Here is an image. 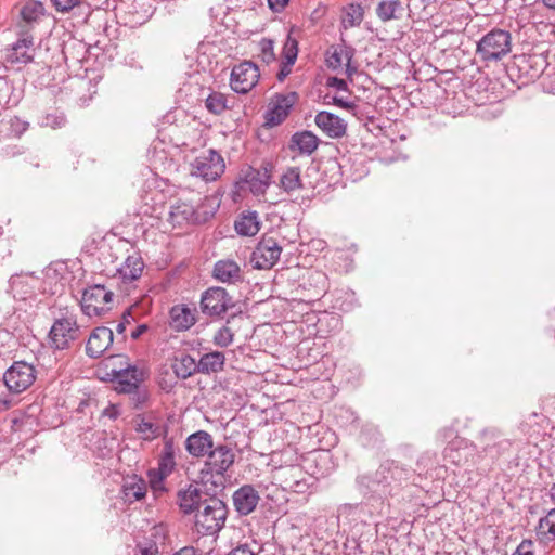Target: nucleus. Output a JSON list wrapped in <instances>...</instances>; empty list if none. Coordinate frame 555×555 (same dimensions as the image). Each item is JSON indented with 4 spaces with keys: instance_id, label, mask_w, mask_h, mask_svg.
<instances>
[{
    "instance_id": "nucleus-1",
    "label": "nucleus",
    "mask_w": 555,
    "mask_h": 555,
    "mask_svg": "<svg viewBox=\"0 0 555 555\" xmlns=\"http://www.w3.org/2000/svg\"><path fill=\"white\" fill-rule=\"evenodd\" d=\"M201 506L195 514V528L201 534L214 535L224 525L227 506L216 498L205 499Z\"/></svg>"
},
{
    "instance_id": "nucleus-2",
    "label": "nucleus",
    "mask_w": 555,
    "mask_h": 555,
    "mask_svg": "<svg viewBox=\"0 0 555 555\" xmlns=\"http://www.w3.org/2000/svg\"><path fill=\"white\" fill-rule=\"evenodd\" d=\"M202 201L199 194L194 192L186 196L178 197L169 208L168 222L172 228H182L184 225L202 222L206 217L202 218L198 211V204Z\"/></svg>"
},
{
    "instance_id": "nucleus-3",
    "label": "nucleus",
    "mask_w": 555,
    "mask_h": 555,
    "mask_svg": "<svg viewBox=\"0 0 555 555\" xmlns=\"http://www.w3.org/2000/svg\"><path fill=\"white\" fill-rule=\"evenodd\" d=\"M512 51L511 33L493 29L486 34L477 43V53L485 62H496Z\"/></svg>"
},
{
    "instance_id": "nucleus-4",
    "label": "nucleus",
    "mask_w": 555,
    "mask_h": 555,
    "mask_svg": "<svg viewBox=\"0 0 555 555\" xmlns=\"http://www.w3.org/2000/svg\"><path fill=\"white\" fill-rule=\"evenodd\" d=\"M114 293L102 284L87 287L81 297V310L88 317L101 315L111 309Z\"/></svg>"
},
{
    "instance_id": "nucleus-5",
    "label": "nucleus",
    "mask_w": 555,
    "mask_h": 555,
    "mask_svg": "<svg viewBox=\"0 0 555 555\" xmlns=\"http://www.w3.org/2000/svg\"><path fill=\"white\" fill-rule=\"evenodd\" d=\"M80 336V326L76 317L65 315L56 319L49 332L50 341L53 348L64 350L77 340Z\"/></svg>"
},
{
    "instance_id": "nucleus-6",
    "label": "nucleus",
    "mask_w": 555,
    "mask_h": 555,
    "mask_svg": "<svg viewBox=\"0 0 555 555\" xmlns=\"http://www.w3.org/2000/svg\"><path fill=\"white\" fill-rule=\"evenodd\" d=\"M192 175L205 181H215L225 169L223 157L215 150L198 155L191 164Z\"/></svg>"
},
{
    "instance_id": "nucleus-7",
    "label": "nucleus",
    "mask_w": 555,
    "mask_h": 555,
    "mask_svg": "<svg viewBox=\"0 0 555 555\" xmlns=\"http://www.w3.org/2000/svg\"><path fill=\"white\" fill-rule=\"evenodd\" d=\"M234 461L235 453L232 448L224 443L218 444L208 454L202 474L222 479Z\"/></svg>"
},
{
    "instance_id": "nucleus-8",
    "label": "nucleus",
    "mask_w": 555,
    "mask_h": 555,
    "mask_svg": "<svg viewBox=\"0 0 555 555\" xmlns=\"http://www.w3.org/2000/svg\"><path fill=\"white\" fill-rule=\"evenodd\" d=\"M35 379V367L24 361L14 362L3 375L7 388L14 393L25 391L34 384Z\"/></svg>"
},
{
    "instance_id": "nucleus-9",
    "label": "nucleus",
    "mask_w": 555,
    "mask_h": 555,
    "mask_svg": "<svg viewBox=\"0 0 555 555\" xmlns=\"http://www.w3.org/2000/svg\"><path fill=\"white\" fill-rule=\"evenodd\" d=\"M232 306V298L223 287H210L202 294L201 310L208 317L220 318Z\"/></svg>"
},
{
    "instance_id": "nucleus-10",
    "label": "nucleus",
    "mask_w": 555,
    "mask_h": 555,
    "mask_svg": "<svg viewBox=\"0 0 555 555\" xmlns=\"http://www.w3.org/2000/svg\"><path fill=\"white\" fill-rule=\"evenodd\" d=\"M259 77L258 66L250 61H244L232 68L230 86L234 92L245 94L257 85Z\"/></svg>"
},
{
    "instance_id": "nucleus-11",
    "label": "nucleus",
    "mask_w": 555,
    "mask_h": 555,
    "mask_svg": "<svg viewBox=\"0 0 555 555\" xmlns=\"http://www.w3.org/2000/svg\"><path fill=\"white\" fill-rule=\"evenodd\" d=\"M282 247L275 238L262 237L251 254L250 263L258 270L271 269L280 259Z\"/></svg>"
},
{
    "instance_id": "nucleus-12",
    "label": "nucleus",
    "mask_w": 555,
    "mask_h": 555,
    "mask_svg": "<svg viewBox=\"0 0 555 555\" xmlns=\"http://www.w3.org/2000/svg\"><path fill=\"white\" fill-rule=\"evenodd\" d=\"M112 375L116 382V390L121 393L135 392L139 385L144 380L146 371L137 365L127 364L126 367L113 370Z\"/></svg>"
},
{
    "instance_id": "nucleus-13",
    "label": "nucleus",
    "mask_w": 555,
    "mask_h": 555,
    "mask_svg": "<svg viewBox=\"0 0 555 555\" xmlns=\"http://www.w3.org/2000/svg\"><path fill=\"white\" fill-rule=\"evenodd\" d=\"M34 38L28 31L5 49V60L12 65H25L34 60Z\"/></svg>"
},
{
    "instance_id": "nucleus-14",
    "label": "nucleus",
    "mask_w": 555,
    "mask_h": 555,
    "mask_svg": "<svg viewBox=\"0 0 555 555\" xmlns=\"http://www.w3.org/2000/svg\"><path fill=\"white\" fill-rule=\"evenodd\" d=\"M354 50L346 44L332 47L326 54V65L333 70L344 69L348 77L357 73V67L351 64Z\"/></svg>"
},
{
    "instance_id": "nucleus-15",
    "label": "nucleus",
    "mask_w": 555,
    "mask_h": 555,
    "mask_svg": "<svg viewBox=\"0 0 555 555\" xmlns=\"http://www.w3.org/2000/svg\"><path fill=\"white\" fill-rule=\"evenodd\" d=\"M479 443L482 452L492 457L499 456L511 447V441L503 437L500 429L494 427L486 428L480 433Z\"/></svg>"
},
{
    "instance_id": "nucleus-16",
    "label": "nucleus",
    "mask_w": 555,
    "mask_h": 555,
    "mask_svg": "<svg viewBox=\"0 0 555 555\" xmlns=\"http://www.w3.org/2000/svg\"><path fill=\"white\" fill-rule=\"evenodd\" d=\"M297 100L298 93L295 91L276 94L272 101V107L267 112V122L271 126L280 125L288 116Z\"/></svg>"
},
{
    "instance_id": "nucleus-17",
    "label": "nucleus",
    "mask_w": 555,
    "mask_h": 555,
    "mask_svg": "<svg viewBox=\"0 0 555 555\" xmlns=\"http://www.w3.org/2000/svg\"><path fill=\"white\" fill-rule=\"evenodd\" d=\"M177 452H179V449L175 446L173 440L165 439L164 447L158 459L157 470L150 473V476L152 477V482L154 481L155 477H157L159 481H163L165 478H167L173 473L177 465Z\"/></svg>"
},
{
    "instance_id": "nucleus-18",
    "label": "nucleus",
    "mask_w": 555,
    "mask_h": 555,
    "mask_svg": "<svg viewBox=\"0 0 555 555\" xmlns=\"http://www.w3.org/2000/svg\"><path fill=\"white\" fill-rule=\"evenodd\" d=\"M184 447L191 456L202 459L208 456L215 444L212 436L208 431L197 430L186 437Z\"/></svg>"
},
{
    "instance_id": "nucleus-19",
    "label": "nucleus",
    "mask_w": 555,
    "mask_h": 555,
    "mask_svg": "<svg viewBox=\"0 0 555 555\" xmlns=\"http://www.w3.org/2000/svg\"><path fill=\"white\" fill-rule=\"evenodd\" d=\"M113 343V331L105 326L92 331L86 345V353L91 358L101 357Z\"/></svg>"
},
{
    "instance_id": "nucleus-20",
    "label": "nucleus",
    "mask_w": 555,
    "mask_h": 555,
    "mask_svg": "<svg viewBox=\"0 0 555 555\" xmlns=\"http://www.w3.org/2000/svg\"><path fill=\"white\" fill-rule=\"evenodd\" d=\"M260 496L258 491L250 485H244L233 493V504L240 515H249L253 513Z\"/></svg>"
},
{
    "instance_id": "nucleus-21",
    "label": "nucleus",
    "mask_w": 555,
    "mask_h": 555,
    "mask_svg": "<svg viewBox=\"0 0 555 555\" xmlns=\"http://www.w3.org/2000/svg\"><path fill=\"white\" fill-rule=\"evenodd\" d=\"M314 121L330 138H340L346 133L347 125L344 119L330 112L318 113Z\"/></svg>"
},
{
    "instance_id": "nucleus-22",
    "label": "nucleus",
    "mask_w": 555,
    "mask_h": 555,
    "mask_svg": "<svg viewBox=\"0 0 555 555\" xmlns=\"http://www.w3.org/2000/svg\"><path fill=\"white\" fill-rule=\"evenodd\" d=\"M212 276L221 283L235 284L243 280L240 266L231 259L218 260L212 269Z\"/></svg>"
},
{
    "instance_id": "nucleus-23",
    "label": "nucleus",
    "mask_w": 555,
    "mask_h": 555,
    "mask_svg": "<svg viewBox=\"0 0 555 555\" xmlns=\"http://www.w3.org/2000/svg\"><path fill=\"white\" fill-rule=\"evenodd\" d=\"M170 325L179 332L188 331L196 323V310L185 305H176L170 309Z\"/></svg>"
},
{
    "instance_id": "nucleus-24",
    "label": "nucleus",
    "mask_w": 555,
    "mask_h": 555,
    "mask_svg": "<svg viewBox=\"0 0 555 555\" xmlns=\"http://www.w3.org/2000/svg\"><path fill=\"white\" fill-rule=\"evenodd\" d=\"M146 489L145 480L138 475H128L122 479L121 493L125 502L133 503L143 499Z\"/></svg>"
},
{
    "instance_id": "nucleus-25",
    "label": "nucleus",
    "mask_w": 555,
    "mask_h": 555,
    "mask_svg": "<svg viewBox=\"0 0 555 555\" xmlns=\"http://www.w3.org/2000/svg\"><path fill=\"white\" fill-rule=\"evenodd\" d=\"M203 502L202 491L193 485L178 492V504L184 514H196Z\"/></svg>"
},
{
    "instance_id": "nucleus-26",
    "label": "nucleus",
    "mask_w": 555,
    "mask_h": 555,
    "mask_svg": "<svg viewBox=\"0 0 555 555\" xmlns=\"http://www.w3.org/2000/svg\"><path fill=\"white\" fill-rule=\"evenodd\" d=\"M144 262L137 253L129 255L122 264L117 269L119 278L124 283H131L138 280L143 272Z\"/></svg>"
},
{
    "instance_id": "nucleus-27",
    "label": "nucleus",
    "mask_w": 555,
    "mask_h": 555,
    "mask_svg": "<svg viewBox=\"0 0 555 555\" xmlns=\"http://www.w3.org/2000/svg\"><path fill=\"white\" fill-rule=\"evenodd\" d=\"M279 186L287 194L304 189L301 171L299 167H287L280 177Z\"/></svg>"
},
{
    "instance_id": "nucleus-28",
    "label": "nucleus",
    "mask_w": 555,
    "mask_h": 555,
    "mask_svg": "<svg viewBox=\"0 0 555 555\" xmlns=\"http://www.w3.org/2000/svg\"><path fill=\"white\" fill-rule=\"evenodd\" d=\"M291 147L297 149L301 154H312L319 145V139L310 131L296 132L291 140Z\"/></svg>"
},
{
    "instance_id": "nucleus-29",
    "label": "nucleus",
    "mask_w": 555,
    "mask_h": 555,
    "mask_svg": "<svg viewBox=\"0 0 555 555\" xmlns=\"http://www.w3.org/2000/svg\"><path fill=\"white\" fill-rule=\"evenodd\" d=\"M468 450L463 439L452 440L443 450V459L454 465L463 464L467 459Z\"/></svg>"
},
{
    "instance_id": "nucleus-30",
    "label": "nucleus",
    "mask_w": 555,
    "mask_h": 555,
    "mask_svg": "<svg viewBox=\"0 0 555 555\" xmlns=\"http://www.w3.org/2000/svg\"><path fill=\"white\" fill-rule=\"evenodd\" d=\"M225 357L220 351L205 353L198 361V372L204 374L217 373L223 370Z\"/></svg>"
},
{
    "instance_id": "nucleus-31",
    "label": "nucleus",
    "mask_w": 555,
    "mask_h": 555,
    "mask_svg": "<svg viewBox=\"0 0 555 555\" xmlns=\"http://www.w3.org/2000/svg\"><path fill=\"white\" fill-rule=\"evenodd\" d=\"M172 370L178 378L186 379L198 372V362L190 354L183 353L175 359Z\"/></svg>"
},
{
    "instance_id": "nucleus-32",
    "label": "nucleus",
    "mask_w": 555,
    "mask_h": 555,
    "mask_svg": "<svg viewBox=\"0 0 555 555\" xmlns=\"http://www.w3.org/2000/svg\"><path fill=\"white\" fill-rule=\"evenodd\" d=\"M402 12L403 7L399 0H383L376 8V15L382 22L399 20Z\"/></svg>"
},
{
    "instance_id": "nucleus-33",
    "label": "nucleus",
    "mask_w": 555,
    "mask_h": 555,
    "mask_svg": "<svg viewBox=\"0 0 555 555\" xmlns=\"http://www.w3.org/2000/svg\"><path fill=\"white\" fill-rule=\"evenodd\" d=\"M134 422L135 431L143 440L151 441L162 435V427L151 418L138 415Z\"/></svg>"
},
{
    "instance_id": "nucleus-34",
    "label": "nucleus",
    "mask_w": 555,
    "mask_h": 555,
    "mask_svg": "<svg viewBox=\"0 0 555 555\" xmlns=\"http://www.w3.org/2000/svg\"><path fill=\"white\" fill-rule=\"evenodd\" d=\"M364 16V11L359 3H349L343 8L341 25L344 28H351L359 26Z\"/></svg>"
},
{
    "instance_id": "nucleus-35",
    "label": "nucleus",
    "mask_w": 555,
    "mask_h": 555,
    "mask_svg": "<svg viewBox=\"0 0 555 555\" xmlns=\"http://www.w3.org/2000/svg\"><path fill=\"white\" fill-rule=\"evenodd\" d=\"M235 230L241 235H256L259 231V222L256 212L241 216V218L235 221Z\"/></svg>"
},
{
    "instance_id": "nucleus-36",
    "label": "nucleus",
    "mask_w": 555,
    "mask_h": 555,
    "mask_svg": "<svg viewBox=\"0 0 555 555\" xmlns=\"http://www.w3.org/2000/svg\"><path fill=\"white\" fill-rule=\"evenodd\" d=\"M20 14L23 22H25L27 25H31L43 16L44 7L39 1L30 0L23 5Z\"/></svg>"
},
{
    "instance_id": "nucleus-37",
    "label": "nucleus",
    "mask_w": 555,
    "mask_h": 555,
    "mask_svg": "<svg viewBox=\"0 0 555 555\" xmlns=\"http://www.w3.org/2000/svg\"><path fill=\"white\" fill-rule=\"evenodd\" d=\"M537 534L543 541L555 539V508L551 509L545 517L540 519Z\"/></svg>"
},
{
    "instance_id": "nucleus-38",
    "label": "nucleus",
    "mask_w": 555,
    "mask_h": 555,
    "mask_svg": "<svg viewBox=\"0 0 555 555\" xmlns=\"http://www.w3.org/2000/svg\"><path fill=\"white\" fill-rule=\"evenodd\" d=\"M258 57L267 65L272 64L276 60L274 52V41L269 38H262L258 42Z\"/></svg>"
},
{
    "instance_id": "nucleus-39",
    "label": "nucleus",
    "mask_w": 555,
    "mask_h": 555,
    "mask_svg": "<svg viewBox=\"0 0 555 555\" xmlns=\"http://www.w3.org/2000/svg\"><path fill=\"white\" fill-rule=\"evenodd\" d=\"M206 108L216 115L221 114L227 108V98L219 92H212L206 99Z\"/></svg>"
},
{
    "instance_id": "nucleus-40",
    "label": "nucleus",
    "mask_w": 555,
    "mask_h": 555,
    "mask_svg": "<svg viewBox=\"0 0 555 555\" xmlns=\"http://www.w3.org/2000/svg\"><path fill=\"white\" fill-rule=\"evenodd\" d=\"M297 56L298 42L296 39L287 36L282 50V60L287 61L288 64H295Z\"/></svg>"
},
{
    "instance_id": "nucleus-41",
    "label": "nucleus",
    "mask_w": 555,
    "mask_h": 555,
    "mask_svg": "<svg viewBox=\"0 0 555 555\" xmlns=\"http://www.w3.org/2000/svg\"><path fill=\"white\" fill-rule=\"evenodd\" d=\"M233 341V333L230 327L222 326L214 335V343L219 347H228Z\"/></svg>"
},
{
    "instance_id": "nucleus-42",
    "label": "nucleus",
    "mask_w": 555,
    "mask_h": 555,
    "mask_svg": "<svg viewBox=\"0 0 555 555\" xmlns=\"http://www.w3.org/2000/svg\"><path fill=\"white\" fill-rule=\"evenodd\" d=\"M159 550L156 541L140 542L137 545L135 555H158Z\"/></svg>"
},
{
    "instance_id": "nucleus-43",
    "label": "nucleus",
    "mask_w": 555,
    "mask_h": 555,
    "mask_svg": "<svg viewBox=\"0 0 555 555\" xmlns=\"http://www.w3.org/2000/svg\"><path fill=\"white\" fill-rule=\"evenodd\" d=\"M55 9L60 12H68L80 3V0H52Z\"/></svg>"
},
{
    "instance_id": "nucleus-44",
    "label": "nucleus",
    "mask_w": 555,
    "mask_h": 555,
    "mask_svg": "<svg viewBox=\"0 0 555 555\" xmlns=\"http://www.w3.org/2000/svg\"><path fill=\"white\" fill-rule=\"evenodd\" d=\"M513 555H535L534 544L532 543V541L525 540L517 546Z\"/></svg>"
},
{
    "instance_id": "nucleus-45",
    "label": "nucleus",
    "mask_w": 555,
    "mask_h": 555,
    "mask_svg": "<svg viewBox=\"0 0 555 555\" xmlns=\"http://www.w3.org/2000/svg\"><path fill=\"white\" fill-rule=\"evenodd\" d=\"M166 527L164 525H157L152 528L151 538L149 541L163 542L166 538Z\"/></svg>"
},
{
    "instance_id": "nucleus-46",
    "label": "nucleus",
    "mask_w": 555,
    "mask_h": 555,
    "mask_svg": "<svg viewBox=\"0 0 555 555\" xmlns=\"http://www.w3.org/2000/svg\"><path fill=\"white\" fill-rule=\"evenodd\" d=\"M65 122V119L63 116H55V115H47L44 117L43 124L46 126H50L52 128H59L62 127Z\"/></svg>"
},
{
    "instance_id": "nucleus-47",
    "label": "nucleus",
    "mask_w": 555,
    "mask_h": 555,
    "mask_svg": "<svg viewBox=\"0 0 555 555\" xmlns=\"http://www.w3.org/2000/svg\"><path fill=\"white\" fill-rule=\"evenodd\" d=\"M294 64H288L287 61H281L280 70L278 73V80L284 81V79L292 73V67Z\"/></svg>"
},
{
    "instance_id": "nucleus-48",
    "label": "nucleus",
    "mask_w": 555,
    "mask_h": 555,
    "mask_svg": "<svg viewBox=\"0 0 555 555\" xmlns=\"http://www.w3.org/2000/svg\"><path fill=\"white\" fill-rule=\"evenodd\" d=\"M228 555H257V552L248 544H242L232 550Z\"/></svg>"
},
{
    "instance_id": "nucleus-49",
    "label": "nucleus",
    "mask_w": 555,
    "mask_h": 555,
    "mask_svg": "<svg viewBox=\"0 0 555 555\" xmlns=\"http://www.w3.org/2000/svg\"><path fill=\"white\" fill-rule=\"evenodd\" d=\"M269 8L273 12H282L288 4L289 0H267Z\"/></svg>"
},
{
    "instance_id": "nucleus-50",
    "label": "nucleus",
    "mask_w": 555,
    "mask_h": 555,
    "mask_svg": "<svg viewBox=\"0 0 555 555\" xmlns=\"http://www.w3.org/2000/svg\"><path fill=\"white\" fill-rule=\"evenodd\" d=\"M386 470L391 473V478H400L402 474V470L399 468V466L393 465L392 467L382 466L380 469L377 472V475H384Z\"/></svg>"
},
{
    "instance_id": "nucleus-51",
    "label": "nucleus",
    "mask_w": 555,
    "mask_h": 555,
    "mask_svg": "<svg viewBox=\"0 0 555 555\" xmlns=\"http://www.w3.org/2000/svg\"><path fill=\"white\" fill-rule=\"evenodd\" d=\"M328 86L334 87L338 90L345 91L347 89V83L344 79L333 77L328 79Z\"/></svg>"
},
{
    "instance_id": "nucleus-52",
    "label": "nucleus",
    "mask_w": 555,
    "mask_h": 555,
    "mask_svg": "<svg viewBox=\"0 0 555 555\" xmlns=\"http://www.w3.org/2000/svg\"><path fill=\"white\" fill-rule=\"evenodd\" d=\"M131 317L130 313H125L122 315V321H120L117 325H116V332L118 334H124L125 331H126V325L129 323V318Z\"/></svg>"
},
{
    "instance_id": "nucleus-53",
    "label": "nucleus",
    "mask_w": 555,
    "mask_h": 555,
    "mask_svg": "<svg viewBox=\"0 0 555 555\" xmlns=\"http://www.w3.org/2000/svg\"><path fill=\"white\" fill-rule=\"evenodd\" d=\"M173 555H202V553H198L194 547L192 546H185L178 552H176Z\"/></svg>"
},
{
    "instance_id": "nucleus-54",
    "label": "nucleus",
    "mask_w": 555,
    "mask_h": 555,
    "mask_svg": "<svg viewBox=\"0 0 555 555\" xmlns=\"http://www.w3.org/2000/svg\"><path fill=\"white\" fill-rule=\"evenodd\" d=\"M147 330V325L146 324H140L135 327L134 331H132L131 333V337L133 339H137L139 338L145 331Z\"/></svg>"
},
{
    "instance_id": "nucleus-55",
    "label": "nucleus",
    "mask_w": 555,
    "mask_h": 555,
    "mask_svg": "<svg viewBox=\"0 0 555 555\" xmlns=\"http://www.w3.org/2000/svg\"><path fill=\"white\" fill-rule=\"evenodd\" d=\"M334 103L344 108H351L352 104L343 98H334Z\"/></svg>"
},
{
    "instance_id": "nucleus-56",
    "label": "nucleus",
    "mask_w": 555,
    "mask_h": 555,
    "mask_svg": "<svg viewBox=\"0 0 555 555\" xmlns=\"http://www.w3.org/2000/svg\"><path fill=\"white\" fill-rule=\"evenodd\" d=\"M267 186H268L267 182L259 181V183H253L251 184V190L254 192H263Z\"/></svg>"
},
{
    "instance_id": "nucleus-57",
    "label": "nucleus",
    "mask_w": 555,
    "mask_h": 555,
    "mask_svg": "<svg viewBox=\"0 0 555 555\" xmlns=\"http://www.w3.org/2000/svg\"><path fill=\"white\" fill-rule=\"evenodd\" d=\"M543 3L550 8V9H555V0H542Z\"/></svg>"
},
{
    "instance_id": "nucleus-58",
    "label": "nucleus",
    "mask_w": 555,
    "mask_h": 555,
    "mask_svg": "<svg viewBox=\"0 0 555 555\" xmlns=\"http://www.w3.org/2000/svg\"><path fill=\"white\" fill-rule=\"evenodd\" d=\"M15 122L21 126V131H25L27 129V124L24 121H21L18 118L15 119Z\"/></svg>"
},
{
    "instance_id": "nucleus-59",
    "label": "nucleus",
    "mask_w": 555,
    "mask_h": 555,
    "mask_svg": "<svg viewBox=\"0 0 555 555\" xmlns=\"http://www.w3.org/2000/svg\"><path fill=\"white\" fill-rule=\"evenodd\" d=\"M104 414L108 415L112 418L116 417V412L115 411H109L108 409L105 410Z\"/></svg>"
},
{
    "instance_id": "nucleus-60",
    "label": "nucleus",
    "mask_w": 555,
    "mask_h": 555,
    "mask_svg": "<svg viewBox=\"0 0 555 555\" xmlns=\"http://www.w3.org/2000/svg\"><path fill=\"white\" fill-rule=\"evenodd\" d=\"M376 481H377L378 483H380V482H387V478L383 476V479H378V478H377V479H376Z\"/></svg>"
},
{
    "instance_id": "nucleus-61",
    "label": "nucleus",
    "mask_w": 555,
    "mask_h": 555,
    "mask_svg": "<svg viewBox=\"0 0 555 555\" xmlns=\"http://www.w3.org/2000/svg\"><path fill=\"white\" fill-rule=\"evenodd\" d=\"M331 320L335 321L336 323H338V319L336 317H331Z\"/></svg>"
},
{
    "instance_id": "nucleus-62",
    "label": "nucleus",
    "mask_w": 555,
    "mask_h": 555,
    "mask_svg": "<svg viewBox=\"0 0 555 555\" xmlns=\"http://www.w3.org/2000/svg\"><path fill=\"white\" fill-rule=\"evenodd\" d=\"M425 460H426L425 456H422L421 460H420V463L425 462Z\"/></svg>"
},
{
    "instance_id": "nucleus-63",
    "label": "nucleus",
    "mask_w": 555,
    "mask_h": 555,
    "mask_svg": "<svg viewBox=\"0 0 555 555\" xmlns=\"http://www.w3.org/2000/svg\"><path fill=\"white\" fill-rule=\"evenodd\" d=\"M2 234V228L0 227V235Z\"/></svg>"
}]
</instances>
